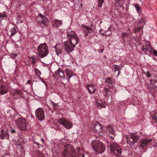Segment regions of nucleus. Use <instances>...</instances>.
<instances>
[{"label": "nucleus", "instance_id": "46", "mask_svg": "<svg viewBox=\"0 0 157 157\" xmlns=\"http://www.w3.org/2000/svg\"><path fill=\"white\" fill-rule=\"evenodd\" d=\"M157 146V143L154 144H153V146L154 147H156Z\"/></svg>", "mask_w": 157, "mask_h": 157}, {"label": "nucleus", "instance_id": "6", "mask_svg": "<svg viewBox=\"0 0 157 157\" xmlns=\"http://www.w3.org/2000/svg\"><path fill=\"white\" fill-rule=\"evenodd\" d=\"M110 149L112 154L115 155H120L121 153V148L116 143H112L110 147Z\"/></svg>", "mask_w": 157, "mask_h": 157}, {"label": "nucleus", "instance_id": "40", "mask_svg": "<svg viewBox=\"0 0 157 157\" xmlns=\"http://www.w3.org/2000/svg\"><path fill=\"white\" fill-rule=\"evenodd\" d=\"M153 54L155 56H157V52L156 50H154L153 52Z\"/></svg>", "mask_w": 157, "mask_h": 157}, {"label": "nucleus", "instance_id": "21", "mask_svg": "<svg viewBox=\"0 0 157 157\" xmlns=\"http://www.w3.org/2000/svg\"><path fill=\"white\" fill-rule=\"evenodd\" d=\"M61 46L59 44H56L55 47L56 53L58 55L62 52V50L61 49Z\"/></svg>", "mask_w": 157, "mask_h": 157}, {"label": "nucleus", "instance_id": "14", "mask_svg": "<svg viewBox=\"0 0 157 157\" xmlns=\"http://www.w3.org/2000/svg\"><path fill=\"white\" fill-rule=\"evenodd\" d=\"M152 141L154 142L155 140L152 139H149L148 138H144L141 141L140 144V147L143 148L146 145L148 144L150 142Z\"/></svg>", "mask_w": 157, "mask_h": 157}, {"label": "nucleus", "instance_id": "48", "mask_svg": "<svg viewBox=\"0 0 157 157\" xmlns=\"http://www.w3.org/2000/svg\"><path fill=\"white\" fill-rule=\"evenodd\" d=\"M35 144H36L37 145H39V143H38L36 142H34Z\"/></svg>", "mask_w": 157, "mask_h": 157}, {"label": "nucleus", "instance_id": "18", "mask_svg": "<svg viewBox=\"0 0 157 157\" xmlns=\"http://www.w3.org/2000/svg\"><path fill=\"white\" fill-rule=\"evenodd\" d=\"M69 40V41H68L70 43L71 45L75 47V45L78 43L79 41V39L77 36Z\"/></svg>", "mask_w": 157, "mask_h": 157}, {"label": "nucleus", "instance_id": "30", "mask_svg": "<svg viewBox=\"0 0 157 157\" xmlns=\"http://www.w3.org/2000/svg\"><path fill=\"white\" fill-rule=\"evenodd\" d=\"M30 59L31 60L32 64H35L36 62V61L37 58H36L35 56L33 55L31 57Z\"/></svg>", "mask_w": 157, "mask_h": 157}, {"label": "nucleus", "instance_id": "13", "mask_svg": "<svg viewBox=\"0 0 157 157\" xmlns=\"http://www.w3.org/2000/svg\"><path fill=\"white\" fill-rule=\"evenodd\" d=\"M142 51L145 53L148 52L151 53L154 49L151 44H146L144 45L142 48Z\"/></svg>", "mask_w": 157, "mask_h": 157}, {"label": "nucleus", "instance_id": "44", "mask_svg": "<svg viewBox=\"0 0 157 157\" xmlns=\"http://www.w3.org/2000/svg\"><path fill=\"white\" fill-rule=\"evenodd\" d=\"M100 105L101 107L102 108H105V106L104 105H103L102 104H100Z\"/></svg>", "mask_w": 157, "mask_h": 157}, {"label": "nucleus", "instance_id": "24", "mask_svg": "<svg viewBox=\"0 0 157 157\" xmlns=\"http://www.w3.org/2000/svg\"><path fill=\"white\" fill-rule=\"evenodd\" d=\"M106 129V130L110 134H115V132L113 129V126L109 125L107 127Z\"/></svg>", "mask_w": 157, "mask_h": 157}, {"label": "nucleus", "instance_id": "9", "mask_svg": "<svg viewBox=\"0 0 157 157\" xmlns=\"http://www.w3.org/2000/svg\"><path fill=\"white\" fill-rule=\"evenodd\" d=\"M11 93L13 95V98L15 99H18L21 98L23 97V92L20 89H13Z\"/></svg>", "mask_w": 157, "mask_h": 157}, {"label": "nucleus", "instance_id": "15", "mask_svg": "<svg viewBox=\"0 0 157 157\" xmlns=\"http://www.w3.org/2000/svg\"><path fill=\"white\" fill-rule=\"evenodd\" d=\"M82 28L84 29L83 32L84 33V36L85 37L86 36L88 33H92L93 32V30L92 28L88 26L83 25Z\"/></svg>", "mask_w": 157, "mask_h": 157}, {"label": "nucleus", "instance_id": "11", "mask_svg": "<svg viewBox=\"0 0 157 157\" xmlns=\"http://www.w3.org/2000/svg\"><path fill=\"white\" fill-rule=\"evenodd\" d=\"M8 90V87L5 82L0 80V94H4L7 93Z\"/></svg>", "mask_w": 157, "mask_h": 157}, {"label": "nucleus", "instance_id": "52", "mask_svg": "<svg viewBox=\"0 0 157 157\" xmlns=\"http://www.w3.org/2000/svg\"><path fill=\"white\" fill-rule=\"evenodd\" d=\"M42 157H44V156L43 155H42Z\"/></svg>", "mask_w": 157, "mask_h": 157}, {"label": "nucleus", "instance_id": "22", "mask_svg": "<svg viewBox=\"0 0 157 157\" xmlns=\"http://www.w3.org/2000/svg\"><path fill=\"white\" fill-rule=\"evenodd\" d=\"M68 39L69 40L72 39L73 38L77 36L76 34L73 31H71L69 32L67 35Z\"/></svg>", "mask_w": 157, "mask_h": 157}, {"label": "nucleus", "instance_id": "50", "mask_svg": "<svg viewBox=\"0 0 157 157\" xmlns=\"http://www.w3.org/2000/svg\"><path fill=\"white\" fill-rule=\"evenodd\" d=\"M30 81H29V80H28L27 82V83H29V84H30Z\"/></svg>", "mask_w": 157, "mask_h": 157}, {"label": "nucleus", "instance_id": "53", "mask_svg": "<svg viewBox=\"0 0 157 157\" xmlns=\"http://www.w3.org/2000/svg\"><path fill=\"white\" fill-rule=\"evenodd\" d=\"M156 120H157V117H156Z\"/></svg>", "mask_w": 157, "mask_h": 157}, {"label": "nucleus", "instance_id": "33", "mask_svg": "<svg viewBox=\"0 0 157 157\" xmlns=\"http://www.w3.org/2000/svg\"><path fill=\"white\" fill-rule=\"evenodd\" d=\"M143 73L147 77H150L151 76V74L150 73L149 71H147L146 72L144 71Z\"/></svg>", "mask_w": 157, "mask_h": 157}, {"label": "nucleus", "instance_id": "5", "mask_svg": "<svg viewBox=\"0 0 157 157\" xmlns=\"http://www.w3.org/2000/svg\"><path fill=\"white\" fill-rule=\"evenodd\" d=\"M16 123L17 126L22 130H25L29 126L27 120L23 118H20L16 120Z\"/></svg>", "mask_w": 157, "mask_h": 157}, {"label": "nucleus", "instance_id": "27", "mask_svg": "<svg viewBox=\"0 0 157 157\" xmlns=\"http://www.w3.org/2000/svg\"><path fill=\"white\" fill-rule=\"evenodd\" d=\"M77 156L78 157H84V154L83 153L82 151H80L79 148H78L77 149Z\"/></svg>", "mask_w": 157, "mask_h": 157}, {"label": "nucleus", "instance_id": "41", "mask_svg": "<svg viewBox=\"0 0 157 157\" xmlns=\"http://www.w3.org/2000/svg\"><path fill=\"white\" fill-rule=\"evenodd\" d=\"M110 94V92L109 91V92H107V93H106V94H105V96H106L107 97H108L109 95Z\"/></svg>", "mask_w": 157, "mask_h": 157}, {"label": "nucleus", "instance_id": "4", "mask_svg": "<svg viewBox=\"0 0 157 157\" xmlns=\"http://www.w3.org/2000/svg\"><path fill=\"white\" fill-rule=\"evenodd\" d=\"M91 144L92 148L94 151L99 153H102L105 150V147L104 144L99 141H93Z\"/></svg>", "mask_w": 157, "mask_h": 157}, {"label": "nucleus", "instance_id": "1", "mask_svg": "<svg viewBox=\"0 0 157 157\" xmlns=\"http://www.w3.org/2000/svg\"><path fill=\"white\" fill-rule=\"evenodd\" d=\"M138 13L140 15L138 16V33H139V36H141L143 34V28L146 22V17L144 14H142V10L138 5Z\"/></svg>", "mask_w": 157, "mask_h": 157}, {"label": "nucleus", "instance_id": "34", "mask_svg": "<svg viewBox=\"0 0 157 157\" xmlns=\"http://www.w3.org/2000/svg\"><path fill=\"white\" fill-rule=\"evenodd\" d=\"M114 69L115 70V71H114L115 73L117 71H118V75L117 76V77H118L120 74V71L121 70V69H120V68L119 67H118L117 66H116V67H114Z\"/></svg>", "mask_w": 157, "mask_h": 157}, {"label": "nucleus", "instance_id": "19", "mask_svg": "<svg viewBox=\"0 0 157 157\" xmlns=\"http://www.w3.org/2000/svg\"><path fill=\"white\" fill-rule=\"evenodd\" d=\"M52 24L53 27L58 28L62 25V22L61 20L56 19L52 21Z\"/></svg>", "mask_w": 157, "mask_h": 157}, {"label": "nucleus", "instance_id": "37", "mask_svg": "<svg viewBox=\"0 0 157 157\" xmlns=\"http://www.w3.org/2000/svg\"><path fill=\"white\" fill-rule=\"evenodd\" d=\"M128 35V33H122V36L123 37L127 36Z\"/></svg>", "mask_w": 157, "mask_h": 157}, {"label": "nucleus", "instance_id": "29", "mask_svg": "<svg viewBox=\"0 0 157 157\" xmlns=\"http://www.w3.org/2000/svg\"><path fill=\"white\" fill-rule=\"evenodd\" d=\"M106 82L107 83L111 84L114 83L115 80L112 78H108L106 80Z\"/></svg>", "mask_w": 157, "mask_h": 157}, {"label": "nucleus", "instance_id": "31", "mask_svg": "<svg viewBox=\"0 0 157 157\" xmlns=\"http://www.w3.org/2000/svg\"><path fill=\"white\" fill-rule=\"evenodd\" d=\"M10 32L11 33V36H13L16 33V31L15 28L13 27L12 28L10 31Z\"/></svg>", "mask_w": 157, "mask_h": 157}, {"label": "nucleus", "instance_id": "32", "mask_svg": "<svg viewBox=\"0 0 157 157\" xmlns=\"http://www.w3.org/2000/svg\"><path fill=\"white\" fill-rule=\"evenodd\" d=\"M104 2V0H98V7H101Z\"/></svg>", "mask_w": 157, "mask_h": 157}, {"label": "nucleus", "instance_id": "43", "mask_svg": "<svg viewBox=\"0 0 157 157\" xmlns=\"http://www.w3.org/2000/svg\"><path fill=\"white\" fill-rule=\"evenodd\" d=\"M11 132L12 133H15L16 132V131L15 130L12 129L11 130Z\"/></svg>", "mask_w": 157, "mask_h": 157}, {"label": "nucleus", "instance_id": "49", "mask_svg": "<svg viewBox=\"0 0 157 157\" xmlns=\"http://www.w3.org/2000/svg\"><path fill=\"white\" fill-rule=\"evenodd\" d=\"M107 102H108V103H111V101H108V99H107Z\"/></svg>", "mask_w": 157, "mask_h": 157}, {"label": "nucleus", "instance_id": "23", "mask_svg": "<svg viewBox=\"0 0 157 157\" xmlns=\"http://www.w3.org/2000/svg\"><path fill=\"white\" fill-rule=\"evenodd\" d=\"M99 32L103 36H109L110 35L111 33L109 29L105 31L101 29L99 31Z\"/></svg>", "mask_w": 157, "mask_h": 157}, {"label": "nucleus", "instance_id": "12", "mask_svg": "<svg viewBox=\"0 0 157 157\" xmlns=\"http://www.w3.org/2000/svg\"><path fill=\"white\" fill-rule=\"evenodd\" d=\"M63 44L64 45V50L68 53H70L74 50V47L71 45L70 43L68 41L64 42Z\"/></svg>", "mask_w": 157, "mask_h": 157}, {"label": "nucleus", "instance_id": "42", "mask_svg": "<svg viewBox=\"0 0 157 157\" xmlns=\"http://www.w3.org/2000/svg\"><path fill=\"white\" fill-rule=\"evenodd\" d=\"M6 14H0V17L2 18L3 17H6Z\"/></svg>", "mask_w": 157, "mask_h": 157}, {"label": "nucleus", "instance_id": "17", "mask_svg": "<svg viewBox=\"0 0 157 157\" xmlns=\"http://www.w3.org/2000/svg\"><path fill=\"white\" fill-rule=\"evenodd\" d=\"M1 132L2 133L0 134V137L1 139H8L9 138V135L6 130L2 129Z\"/></svg>", "mask_w": 157, "mask_h": 157}, {"label": "nucleus", "instance_id": "51", "mask_svg": "<svg viewBox=\"0 0 157 157\" xmlns=\"http://www.w3.org/2000/svg\"><path fill=\"white\" fill-rule=\"evenodd\" d=\"M116 2L119 1L120 0H115Z\"/></svg>", "mask_w": 157, "mask_h": 157}, {"label": "nucleus", "instance_id": "2", "mask_svg": "<svg viewBox=\"0 0 157 157\" xmlns=\"http://www.w3.org/2000/svg\"><path fill=\"white\" fill-rule=\"evenodd\" d=\"M37 49L38 55L40 58L46 56L48 53V46L46 43L40 44Z\"/></svg>", "mask_w": 157, "mask_h": 157}, {"label": "nucleus", "instance_id": "8", "mask_svg": "<svg viewBox=\"0 0 157 157\" xmlns=\"http://www.w3.org/2000/svg\"><path fill=\"white\" fill-rule=\"evenodd\" d=\"M36 21L38 23H42L45 26L48 23L49 21L47 18L41 13H39L36 17Z\"/></svg>", "mask_w": 157, "mask_h": 157}, {"label": "nucleus", "instance_id": "38", "mask_svg": "<svg viewBox=\"0 0 157 157\" xmlns=\"http://www.w3.org/2000/svg\"><path fill=\"white\" fill-rule=\"evenodd\" d=\"M113 135H111L110 134L109 136L110 137H111L112 139H114V137L115 136V135H116V134L115 133V134H112Z\"/></svg>", "mask_w": 157, "mask_h": 157}, {"label": "nucleus", "instance_id": "20", "mask_svg": "<svg viewBox=\"0 0 157 157\" xmlns=\"http://www.w3.org/2000/svg\"><path fill=\"white\" fill-rule=\"evenodd\" d=\"M86 87L89 90V92L91 94H94L95 91V88L94 85H86Z\"/></svg>", "mask_w": 157, "mask_h": 157}, {"label": "nucleus", "instance_id": "26", "mask_svg": "<svg viewBox=\"0 0 157 157\" xmlns=\"http://www.w3.org/2000/svg\"><path fill=\"white\" fill-rule=\"evenodd\" d=\"M94 130L97 132H99L101 131V126L98 124H96L95 125Z\"/></svg>", "mask_w": 157, "mask_h": 157}, {"label": "nucleus", "instance_id": "10", "mask_svg": "<svg viewBox=\"0 0 157 157\" xmlns=\"http://www.w3.org/2000/svg\"><path fill=\"white\" fill-rule=\"evenodd\" d=\"M35 115L39 120H44L45 118L44 110L42 108H38L35 111Z\"/></svg>", "mask_w": 157, "mask_h": 157}, {"label": "nucleus", "instance_id": "47", "mask_svg": "<svg viewBox=\"0 0 157 157\" xmlns=\"http://www.w3.org/2000/svg\"><path fill=\"white\" fill-rule=\"evenodd\" d=\"M135 7L136 8V9H137V4H136L135 5Z\"/></svg>", "mask_w": 157, "mask_h": 157}, {"label": "nucleus", "instance_id": "36", "mask_svg": "<svg viewBox=\"0 0 157 157\" xmlns=\"http://www.w3.org/2000/svg\"><path fill=\"white\" fill-rule=\"evenodd\" d=\"M53 108L54 109L56 110L57 107L59 106V105L56 103L52 102Z\"/></svg>", "mask_w": 157, "mask_h": 157}, {"label": "nucleus", "instance_id": "45", "mask_svg": "<svg viewBox=\"0 0 157 157\" xmlns=\"http://www.w3.org/2000/svg\"><path fill=\"white\" fill-rule=\"evenodd\" d=\"M104 50L103 49H101V50H99V51L100 52L102 53L103 52Z\"/></svg>", "mask_w": 157, "mask_h": 157}, {"label": "nucleus", "instance_id": "39", "mask_svg": "<svg viewBox=\"0 0 157 157\" xmlns=\"http://www.w3.org/2000/svg\"><path fill=\"white\" fill-rule=\"evenodd\" d=\"M104 91L105 92V93H107V92H109V91H110L107 88H105L104 89Z\"/></svg>", "mask_w": 157, "mask_h": 157}, {"label": "nucleus", "instance_id": "28", "mask_svg": "<svg viewBox=\"0 0 157 157\" xmlns=\"http://www.w3.org/2000/svg\"><path fill=\"white\" fill-rule=\"evenodd\" d=\"M58 74L60 77L65 78V75L64 74L63 71L60 69H59L58 70Z\"/></svg>", "mask_w": 157, "mask_h": 157}, {"label": "nucleus", "instance_id": "16", "mask_svg": "<svg viewBox=\"0 0 157 157\" xmlns=\"http://www.w3.org/2000/svg\"><path fill=\"white\" fill-rule=\"evenodd\" d=\"M127 141L128 143H130L131 145L134 144L137 142V138L136 136L133 135L131 136V137H127Z\"/></svg>", "mask_w": 157, "mask_h": 157}, {"label": "nucleus", "instance_id": "35", "mask_svg": "<svg viewBox=\"0 0 157 157\" xmlns=\"http://www.w3.org/2000/svg\"><path fill=\"white\" fill-rule=\"evenodd\" d=\"M34 72L37 76H39L41 75L40 71L38 69H36L34 70Z\"/></svg>", "mask_w": 157, "mask_h": 157}, {"label": "nucleus", "instance_id": "7", "mask_svg": "<svg viewBox=\"0 0 157 157\" xmlns=\"http://www.w3.org/2000/svg\"><path fill=\"white\" fill-rule=\"evenodd\" d=\"M58 123L61 124L67 129H69L72 127V124L71 122L65 118H61L58 119Z\"/></svg>", "mask_w": 157, "mask_h": 157}, {"label": "nucleus", "instance_id": "3", "mask_svg": "<svg viewBox=\"0 0 157 157\" xmlns=\"http://www.w3.org/2000/svg\"><path fill=\"white\" fill-rule=\"evenodd\" d=\"M63 155L66 157H76V154L73 146L67 144L64 146Z\"/></svg>", "mask_w": 157, "mask_h": 157}, {"label": "nucleus", "instance_id": "25", "mask_svg": "<svg viewBox=\"0 0 157 157\" xmlns=\"http://www.w3.org/2000/svg\"><path fill=\"white\" fill-rule=\"evenodd\" d=\"M65 72L66 73L67 75L69 78V79L68 80V81H70V79L71 78L73 75H75L70 70H69L68 69H66L65 70Z\"/></svg>", "mask_w": 157, "mask_h": 157}]
</instances>
